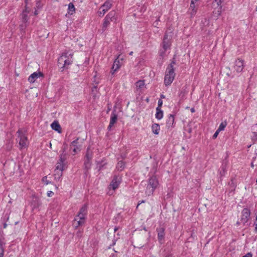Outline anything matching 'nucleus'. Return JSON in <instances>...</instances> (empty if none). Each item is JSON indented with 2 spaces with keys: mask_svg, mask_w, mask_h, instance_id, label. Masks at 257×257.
I'll use <instances>...</instances> for the list:
<instances>
[{
  "mask_svg": "<svg viewBox=\"0 0 257 257\" xmlns=\"http://www.w3.org/2000/svg\"><path fill=\"white\" fill-rule=\"evenodd\" d=\"M163 104V101L162 100L159 99L158 101V106L159 108H161Z\"/></svg>",
  "mask_w": 257,
  "mask_h": 257,
  "instance_id": "nucleus-39",
  "label": "nucleus"
},
{
  "mask_svg": "<svg viewBox=\"0 0 257 257\" xmlns=\"http://www.w3.org/2000/svg\"><path fill=\"white\" fill-rule=\"evenodd\" d=\"M117 230V228H114V231H116Z\"/></svg>",
  "mask_w": 257,
  "mask_h": 257,
  "instance_id": "nucleus-50",
  "label": "nucleus"
},
{
  "mask_svg": "<svg viewBox=\"0 0 257 257\" xmlns=\"http://www.w3.org/2000/svg\"><path fill=\"white\" fill-rule=\"evenodd\" d=\"M124 57L119 54L115 59L112 66L111 74L113 75L123 64Z\"/></svg>",
  "mask_w": 257,
  "mask_h": 257,
  "instance_id": "nucleus-7",
  "label": "nucleus"
},
{
  "mask_svg": "<svg viewBox=\"0 0 257 257\" xmlns=\"http://www.w3.org/2000/svg\"><path fill=\"white\" fill-rule=\"evenodd\" d=\"M159 185V182L158 178L156 176H152L148 180V184L147 187V190L149 194H153L156 189Z\"/></svg>",
  "mask_w": 257,
  "mask_h": 257,
  "instance_id": "nucleus-5",
  "label": "nucleus"
},
{
  "mask_svg": "<svg viewBox=\"0 0 257 257\" xmlns=\"http://www.w3.org/2000/svg\"><path fill=\"white\" fill-rule=\"evenodd\" d=\"M85 222V220H82L81 219H78V220H75L73 223V225L74 227L76 228L80 226L83 225Z\"/></svg>",
  "mask_w": 257,
  "mask_h": 257,
  "instance_id": "nucleus-24",
  "label": "nucleus"
},
{
  "mask_svg": "<svg viewBox=\"0 0 257 257\" xmlns=\"http://www.w3.org/2000/svg\"><path fill=\"white\" fill-rule=\"evenodd\" d=\"M117 119V115L114 112H112L110 116L109 124L108 126V129L109 130H110L111 128L113 126L114 123H116Z\"/></svg>",
  "mask_w": 257,
  "mask_h": 257,
  "instance_id": "nucleus-16",
  "label": "nucleus"
},
{
  "mask_svg": "<svg viewBox=\"0 0 257 257\" xmlns=\"http://www.w3.org/2000/svg\"><path fill=\"white\" fill-rule=\"evenodd\" d=\"M175 63L174 61H172L167 68L164 78V84L166 86L170 85L174 79L175 73L174 65Z\"/></svg>",
  "mask_w": 257,
  "mask_h": 257,
  "instance_id": "nucleus-2",
  "label": "nucleus"
},
{
  "mask_svg": "<svg viewBox=\"0 0 257 257\" xmlns=\"http://www.w3.org/2000/svg\"><path fill=\"white\" fill-rule=\"evenodd\" d=\"M117 17L114 11L110 12L105 17L102 24V31L104 32L109 26L111 22H116Z\"/></svg>",
  "mask_w": 257,
  "mask_h": 257,
  "instance_id": "nucleus-4",
  "label": "nucleus"
},
{
  "mask_svg": "<svg viewBox=\"0 0 257 257\" xmlns=\"http://www.w3.org/2000/svg\"><path fill=\"white\" fill-rule=\"evenodd\" d=\"M79 213L86 215V214H87V206L86 205H84L83 206H82L80 208Z\"/></svg>",
  "mask_w": 257,
  "mask_h": 257,
  "instance_id": "nucleus-28",
  "label": "nucleus"
},
{
  "mask_svg": "<svg viewBox=\"0 0 257 257\" xmlns=\"http://www.w3.org/2000/svg\"><path fill=\"white\" fill-rule=\"evenodd\" d=\"M254 225L255 226V231L257 232V221L254 222Z\"/></svg>",
  "mask_w": 257,
  "mask_h": 257,
  "instance_id": "nucleus-43",
  "label": "nucleus"
},
{
  "mask_svg": "<svg viewBox=\"0 0 257 257\" xmlns=\"http://www.w3.org/2000/svg\"><path fill=\"white\" fill-rule=\"evenodd\" d=\"M133 54V51H131V52H130L129 54L130 55H132Z\"/></svg>",
  "mask_w": 257,
  "mask_h": 257,
  "instance_id": "nucleus-47",
  "label": "nucleus"
},
{
  "mask_svg": "<svg viewBox=\"0 0 257 257\" xmlns=\"http://www.w3.org/2000/svg\"><path fill=\"white\" fill-rule=\"evenodd\" d=\"M36 207V206L35 205H34L33 207V209H34Z\"/></svg>",
  "mask_w": 257,
  "mask_h": 257,
  "instance_id": "nucleus-48",
  "label": "nucleus"
},
{
  "mask_svg": "<svg viewBox=\"0 0 257 257\" xmlns=\"http://www.w3.org/2000/svg\"><path fill=\"white\" fill-rule=\"evenodd\" d=\"M136 89L135 90V93L138 95H141L146 90V85L144 80H139L135 83Z\"/></svg>",
  "mask_w": 257,
  "mask_h": 257,
  "instance_id": "nucleus-8",
  "label": "nucleus"
},
{
  "mask_svg": "<svg viewBox=\"0 0 257 257\" xmlns=\"http://www.w3.org/2000/svg\"><path fill=\"white\" fill-rule=\"evenodd\" d=\"M157 232L159 242L161 244L163 243L165 236V228L164 227L158 228L157 229Z\"/></svg>",
  "mask_w": 257,
  "mask_h": 257,
  "instance_id": "nucleus-15",
  "label": "nucleus"
},
{
  "mask_svg": "<svg viewBox=\"0 0 257 257\" xmlns=\"http://www.w3.org/2000/svg\"><path fill=\"white\" fill-rule=\"evenodd\" d=\"M251 167L252 168H253V167H254V164H253V162H252V163H251Z\"/></svg>",
  "mask_w": 257,
  "mask_h": 257,
  "instance_id": "nucleus-46",
  "label": "nucleus"
},
{
  "mask_svg": "<svg viewBox=\"0 0 257 257\" xmlns=\"http://www.w3.org/2000/svg\"><path fill=\"white\" fill-rule=\"evenodd\" d=\"M85 215L79 213L78 215L75 218V220H78V219L85 220Z\"/></svg>",
  "mask_w": 257,
  "mask_h": 257,
  "instance_id": "nucleus-32",
  "label": "nucleus"
},
{
  "mask_svg": "<svg viewBox=\"0 0 257 257\" xmlns=\"http://www.w3.org/2000/svg\"><path fill=\"white\" fill-rule=\"evenodd\" d=\"M66 158L64 155L62 154L60 156L59 160L57 163L56 167V170H58L61 171L60 175L62 176V171L65 169V161Z\"/></svg>",
  "mask_w": 257,
  "mask_h": 257,
  "instance_id": "nucleus-13",
  "label": "nucleus"
},
{
  "mask_svg": "<svg viewBox=\"0 0 257 257\" xmlns=\"http://www.w3.org/2000/svg\"><path fill=\"white\" fill-rule=\"evenodd\" d=\"M106 12L107 11H105V10L104 9H102V7H101L99 8V11L98 12V15L99 16H103L106 13Z\"/></svg>",
  "mask_w": 257,
  "mask_h": 257,
  "instance_id": "nucleus-31",
  "label": "nucleus"
},
{
  "mask_svg": "<svg viewBox=\"0 0 257 257\" xmlns=\"http://www.w3.org/2000/svg\"><path fill=\"white\" fill-rule=\"evenodd\" d=\"M197 1H193L191 0V4L189 10L191 11L190 12V15L191 17L194 16L197 12V6L195 5V3Z\"/></svg>",
  "mask_w": 257,
  "mask_h": 257,
  "instance_id": "nucleus-17",
  "label": "nucleus"
},
{
  "mask_svg": "<svg viewBox=\"0 0 257 257\" xmlns=\"http://www.w3.org/2000/svg\"><path fill=\"white\" fill-rule=\"evenodd\" d=\"M34 14H35V15H37L38 14V11H37V10H36V11H35Z\"/></svg>",
  "mask_w": 257,
  "mask_h": 257,
  "instance_id": "nucleus-45",
  "label": "nucleus"
},
{
  "mask_svg": "<svg viewBox=\"0 0 257 257\" xmlns=\"http://www.w3.org/2000/svg\"><path fill=\"white\" fill-rule=\"evenodd\" d=\"M244 67V60L241 59H237L234 62V70L239 73L242 71Z\"/></svg>",
  "mask_w": 257,
  "mask_h": 257,
  "instance_id": "nucleus-11",
  "label": "nucleus"
},
{
  "mask_svg": "<svg viewBox=\"0 0 257 257\" xmlns=\"http://www.w3.org/2000/svg\"><path fill=\"white\" fill-rule=\"evenodd\" d=\"M124 163L123 161H119L118 163H117V166H116V168L118 170H122V169H124Z\"/></svg>",
  "mask_w": 257,
  "mask_h": 257,
  "instance_id": "nucleus-27",
  "label": "nucleus"
},
{
  "mask_svg": "<svg viewBox=\"0 0 257 257\" xmlns=\"http://www.w3.org/2000/svg\"><path fill=\"white\" fill-rule=\"evenodd\" d=\"M94 89H96V88H97V87H96V86H95V87H94Z\"/></svg>",
  "mask_w": 257,
  "mask_h": 257,
  "instance_id": "nucleus-51",
  "label": "nucleus"
},
{
  "mask_svg": "<svg viewBox=\"0 0 257 257\" xmlns=\"http://www.w3.org/2000/svg\"><path fill=\"white\" fill-rule=\"evenodd\" d=\"M171 43V36L169 35L168 33L166 32L162 44L164 51H166L170 48Z\"/></svg>",
  "mask_w": 257,
  "mask_h": 257,
  "instance_id": "nucleus-9",
  "label": "nucleus"
},
{
  "mask_svg": "<svg viewBox=\"0 0 257 257\" xmlns=\"http://www.w3.org/2000/svg\"><path fill=\"white\" fill-rule=\"evenodd\" d=\"M73 53L70 51L63 52L58 59V65L61 66V71L69 68L73 63Z\"/></svg>",
  "mask_w": 257,
  "mask_h": 257,
  "instance_id": "nucleus-1",
  "label": "nucleus"
},
{
  "mask_svg": "<svg viewBox=\"0 0 257 257\" xmlns=\"http://www.w3.org/2000/svg\"><path fill=\"white\" fill-rule=\"evenodd\" d=\"M219 173L221 176H223L225 175V174L226 173V169L224 166H222L220 170H219Z\"/></svg>",
  "mask_w": 257,
  "mask_h": 257,
  "instance_id": "nucleus-33",
  "label": "nucleus"
},
{
  "mask_svg": "<svg viewBox=\"0 0 257 257\" xmlns=\"http://www.w3.org/2000/svg\"><path fill=\"white\" fill-rule=\"evenodd\" d=\"M17 142H19L20 149L23 150L28 147L29 142L26 133L22 130L19 129L17 133Z\"/></svg>",
  "mask_w": 257,
  "mask_h": 257,
  "instance_id": "nucleus-3",
  "label": "nucleus"
},
{
  "mask_svg": "<svg viewBox=\"0 0 257 257\" xmlns=\"http://www.w3.org/2000/svg\"><path fill=\"white\" fill-rule=\"evenodd\" d=\"M145 201H142L141 202H139L138 204V206H137V207L139 206V205H140L141 203H144Z\"/></svg>",
  "mask_w": 257,
  "mask_h": 257,
  "instance_id": "nucleus-44",
  "label": "nucleus"
},
{
  "mask_svg": "<svg viewBox=\"0 0 257 257\" xmlns=\"http://www.w3.org/2000/svg\"><path fill=\"white\" fill-rule=\"evenodd\" d=\"M156 118L159 120L161 119L163 117V111L161 108L157 107L156 108V113L155 114Z\"/></svg>",
  "mask_w": 257,
  "mask_h": 257,
  "instance_id": "nucleus-21",
  "label": "nucleus"
},
{
  "mask_svg": "<svg viewBox=\"0 0 257 257\" xmlns=\"http://www.w3.org/2000/svg\"><path fill=\"white\" fill-rule=\"evenodd\" d=\"M219 132H219V131H218V130H216V131L215 132V133L214 134V135H213L212 138H213V139H216V138L217 137V136H218V134H219Z\"/></svg>",
  "mask_w": 257,
  "mask_h": 257,
  "instance_id": "nucleus-35",
  "label": "nucleus"
},
{
  "mask_svg": "<svg viewBox=\"0 0 257 257\" xmlns=\"http://www.w3.org/2000/svg\"><path fill=\"white\" fill-rule=\"evenodd\" d=\"M175 116L170 114L167 116L166 121V127L168 130H172L175 126Z\"/></svg>",
  "mask_w": 257,
  "mask_h": 257,
  "instance_id": "nucleus-10",
  "label": "nucleus"
},
{
  "mask_svg": "<svg viewBox=\"0 0 257 257\" xmlns=\"http://www.w3.org/2000/svg\"><path fill=\"white\" fill-rule=\"evenodd\" d=\"M250 215V211L249 209L244 208L241 212L240 221L242 223L245 224L249 220Z\"/></svg>",
  "mask_w": 257,
  "mask_h": 257,
  "instance_id": "nucleus-12",
  "label": "nucleus"
},
{
  "mask_svg": "<svg viewBox=\"0 0 257 257\" xmlns=\"http://www.w3.org/2000/svg\"><path fill=\"white\" fill-rule=\"evenodd\" d=\"M73 152L75 153H77L78 152L80 151V149L78 147H75L73 149Z\"/></svg>",
  "mask_w": 257,
  "mask_h": 257,
  "instance_id": "nucleus-38",
  "label": "nucleus"
},
{
  "mask_svg": "<svg viewBox=\"0 0 257 257\" xmlns=\"http://www.w3.org/2000/svg\"><path fill=\"white\" fill-rule=\"evenodd\" d=\"M221 3H222L221 0H214V1L212 3L213 7H215V6L222 7Z\"/></svg>",
  "mask_w": 257,
  "mask_h": 257,
  "instance_id": "nucleus-29",
  "label": "nucleus"
},
{
  "mask_svg": "<svg viewBox=\"0 0 257 257\" xmlns=\"http://www.w3.org/2000/svg\"><path fill=\"white\" fill-rule=\"evenodd\" d=\"M3 250L2 248L0 247V257H3Z\"/></svg>",
  "mask_w": 257,
  "mask_h": 257,
  "instance_id": "nucleus-41",
  "label": "nucleus"
},
{
  "mask_svg": "<svg viewBox=\"0 0 257 257\" xmlns=\"http://www.w3.org/2000/svg\"><path fill=\"white\" fill-rule=\"evenodd\" d=\"M121 179L118 176H115L112 180L108 189L107 194L109 195L113 194L114 191L117 189L121 183Z\"/></svg>",
  "mask_w": 257,
  "mask_h": 257,
  "instance_id": "nucleus-6",
  "label": "nucleus"
},
{
  "mask_svg": "<svg viewBox=\"0 0 257 257\" xmlns=\"http://www.w3.org/2000/svg\"><path fill=\"white\" fill-rule=\"evenodd\" d=\"M75 11L76 9L73 4L70 3L68 6V14L70 15H72L75 13Z\"/></svg>",
  "mask_w": 257,
  "mask_h": 257,
  "instance_id": "nucleus-20",
  "label": "nucleus"
},
{
  "mask_svg": "<svg viewBox=\"0 0 257 257\" xmlns=\"http://www.w3.org/2000/svg\"><path fill=\"white\" fill-rule=\"evenodd\" d=\"M191 111H192V112H194V109H191Z\"/></svg>",
  "mask_w": 257,
  "mask_h": 257,
  "instance_id": "nucleus-49",
  "label": "nucleus"
},
{
  "mask_svg": "<svg viewBox=\"0 0 257 257\" xmlns=\"http://www.w3.org/2000/svg\"><path fill=\"white\" fill-rule=\"evenodd\" d=\"M226 125V122H221L220 124V125H219L217 130H218V131H219V132L223 131L224 130V128H225Z\"/></svg>",
  "mask_w": 257,
  "mask_h": 257,
  "instance_id": "nucleus-30",
  "label": "nucleus"
},
{
  "mask_svg": "<svg viewBox=\"0 0 257 257\" xmlns=\"http://www.w3.org/2000/svg\"><path fill=\"white\" fill-rule=\"evenodd\" d=\"M256 11H257V7H256Z\"/></svg>",
  "mask_w": 257,
  "mask_h": 257,
  "instance_id": "nucleus-52",
  "label": "nucleus"
},
{
  "mask_svg": "<svg viewBox=\"0 0 257 257\" xmlns=\"http://www.w3.org/2000/svg\"><path fill=\"white\" fill-rule=\"evenodd\" d=\"M187 92L185 90H181L180 91L179 94V96L180 97V100L179 101V103H181L184 99L186 98V95Z\"/></svg>",
  "mask_w": 257,
  "mask_h": 257,
  "instance_id": "nucleus-25",
  "label": "nucleus"
},
{
  "mask_svg": "<svg viewBox=\"0 0 257 257\" xmlns=\"http://www.w3.org/2000/svg\"><path fill=\"white\" fill-rule=\"evenodd\" d=\"M51 126L53 130H55L59 133H61V127L57 121H54L51 124Z\"/></svg>",
  "mask_w": 257,
  "mask_h": 257,
  "instance_id": "nucleus-19",
  "label": "nucleus"
},
{
  "mask_svg": "<svg viewBox=\"0 0 257 257\" xmlns=\"http://www.w3.org/2000/svg\"><path fill=\"white\" fill-rule=\"evenodd\" d=\"M47 196L51 197L54 195V192L52 191H48L47 193Z\"/></svg>",
  "mask_w": 257,
  "mask_h": 257,
  "instance_id": "nucleus-36",
  "label": "nucleus"
},
{
  "mask_svg": "<svg viewBox=\"0 0 257 257\" xmlns=\"http://www.w3.org/2000/svg\"><path fill=\"white\" fill-rule=\"evenodd\" d=\"M29 11H30L28 9L27 7L26 8L25 10L23 11V16L24 17V19H25V20H26L27 15V14L29 13Z\"/></svg>",
  "mask_w": 257,
  "mask_h": 257,
  "instance_id": "nucleus-34",
  "label": "nucleus"
},
{
  "mask_svg": "<svg viewBox=\"0 0 257 257\" xmlns=\"http://www.w3.org/2000/svg\"><path fill=\"white\" fill-rule=\"evenodd\" d=\"M112 6V1L111 0H107L104 4L101 6L102 9H104L107 12L111 8Z\"/></svg>",
  "mask_w": 257,
  "mask_h": 257,
  "instance_id": "nucleus-22",
  "label": "nucleus"
},
{
  "mask_svg": "<svg viewBox=\"0 0 257 257\" xmlns=\"http://www.w3.org/2000/svg\"><path fill=\"white\" fill-rule=\"evenodd\" d=\"M152 133L156 135H159L160 131V126L158 123H154L151 126Z\"/></svg>",
  "mask_w": 257,
  "mask_h": 257,
  "instance_id": "nucleus-18",
  "label": "nucleus"
},
{
  "mask_svg": "<svg viewBox=\"0 0 257 257\" xmlns=\"http://www.w3.org/2000/svg\"><path fill=\"white\" fill-rule=\"evenodd\" d=\"M86 158H87V159L88 160V162L87 163H85V164L86 165H87L89 164V160H91L92 157V152H89V149H87V152H86Z\"/></svg>",
  "mask_w": 257,
  "mask_h": 257,
  "instance_id": "nucleus-26",
  "label": "nucleus"
},
{
  "mask_svg": "<svg viewBox=\"0 0 257 257\" xmlns=\"http://www.w3.org/2000/svg\"><path fill=\"white\" fill-rule=\"evenodd\" d=\"M160 22V19L158 18L154 23L153 26L155 27H157L159 25V22Z\"/></svg>",
  "mask_w": 257,
  "mask_h": 257,
  "instance_id": "nucleus-37",
  "label": "nucleus"
},
{
  "mask_svg": "<svg viewBox=\"0 0 257 257\" xmlns=\"http://www.w3.org/2000/svg\"><path fill=\"white\" fill-rule=\"evenodd\" d=\"M43 77V74L42 72L40 71H36L31 74L28 80L30 83H33L38 78Z\"/></svg>",
  "mask_w": 257,
  "mask_h": 257,
  "instance_id": "nucleus-14",
  "label": "nucleus"
},
{
  "mask_svg": "<svg viewBox=\"0 0 257 257\" xmlns=\"http://www.w3.org/2000/svg\"><path fill=\"white\" fill-rule=\"evenodd\" d=\"M214 7V10L213 11V15L216 17H218L221 14L222 7L215 6Z\"/></svg>",
  "mask_w": 257,
  "mask_h": 257,
  "instance_id": "nucleus-23",
  "label": "nucleus"
},
{
  "mask_svg": "<svg viewBox=\"0 0 257 257\" xmlns=\"http://www.w3.org/2000/svg\"><path fill=\"white\" fill-rule=\"evenodd\" d=\"M78 139L72 142V145L74 146L77 143Z\"/></svg>",
  "mask_w": 257,
  "mask_h": 257,
  "instance_id": "nucleus-42",
  "label": "nucleus"
},
{
  "mask_svg": "<svg viewBox=\"0 0 257 257\" xmlns=\"http://www.w3.org/2000/svg\"><path fill=\"white\" fill-rule=\"evenodd\" d=\"M242 257H252V255L250 252H248L245 255H243Z\"/></svg>",
  "mask_w": 257,
  "mask_h": 257,
  "instance_id": "nucleus-40",
  "label": "nucleus"
}]
</instances>
